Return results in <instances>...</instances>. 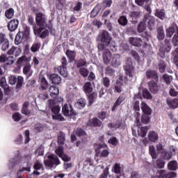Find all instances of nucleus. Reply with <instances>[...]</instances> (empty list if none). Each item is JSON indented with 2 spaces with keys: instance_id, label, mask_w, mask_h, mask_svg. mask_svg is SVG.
<instances>
[{
  "instance_id": "nucleus-30",
  "label": "nucleus",
  "mask_w": 178,
  "mask_h": 178,
  "mask_svg": "<svg viewBox=\"0 0 178 178\" xmlns=\"http://www.w3.org/2000/svg\"><path fill=\"white\" fill-rule=\"evenodd\" d=\"M124 70H125L126 74L129 77H133V76H134V67H133V65H125Z\"/></svg>"
},
{
  "instance_id": "nucleus-13",
  "label": "nucleus",
  "mask_w": 178,
  "mask_h": 178,
  "mask_svg": "<svg viewBox=\"0 0 178 178\" xmlns=\"http://www.w3.org/2000/svg\"><path fill=\"white\" fill-rule=\"evenodd\" d=\"M86 124L88 127H101L102 126V122L98 118H95L88 120Z\"/></svg>"
},
{
  "instance_id": "nucleus-38",
  "label": "nucleus",
  "mask_w": 178,
  "mask_h": 178,
  "mask_svg": "<svg viewBox=\"0 0 178 178\" xmlns=\"http://www.w3.org/2000/svg\"><path fill=\"white\" fill-rule=\"evenodd\" d=\"M101 12V6L97 5L90 13V17L94 19Z\"/></svg>"
},
{
  "instance_id": "nucleus-60",
  "label": "nucleus",
  "mask_w": 178,
  "mask_h": 178,
  "mask_svg": "<svg viewBox=\"0 0 178 178\" xmlns=\"http://www.w3.org/2000/svg\"><path fill=\"white\" fill-rule=\"evenodd\" d=\"M140 132L139 133V135L140 136V137L144 138V137L147 136V133L148 132V127H140Z\"/></svg>"
},
{
  "instance_id": "nucleus-45",
  "label": "nucleus",
  "mask_w": 178,
  "mask_h": 178,
  "mask_svg": "<svg viewBox=\"0 0 178 178\" xmlns=\"http://www.w3.org/2000/svg\"><path fill=\"white\" fill-rule=\"evenodd\" d=\"M5 16L6 19H12L13 16H15V9L10 8L9 9L6 10L5 12Z\"/></svg>"
},
{
  "instance_id": "nucleus-3",
  "label": "nucleus",
  "mask_w": 178,
  "mask_h": 178,
  "mask_svg": "<svg viewBox=\"0 0 178 178\" xmlns=\"http://www.w3.org/2000/svg\"><path fill=\"white\" fill-rule=\"evenodd\" d=\"M99 38H100L102 43L97 45L98 50L99 51L107 50L106 47H109L111 41H112V38H111L109 32L103 31L102 34L99 35Z\"/></svg>"
},
{
  "instance_id": "nucleus-28",
  "label": "nucleus",
  "mask_w": 178,
  "mask_h": 178,
  "mask_svg": "<svg viewBox=\"0 0 178 178\" xmlns=\"http://www.w3.org/2000/svg\"><path fill=\"white\" fill-rule=\"evenodd\" d=\"M29 58H27L26 55H23L17 59V66L22 67L24 65H27V63H29Z\"/></svg>"
},
{
  "instance_id": "nucleus-21",
  "label": "nucleus",
  "mask_w": 178,
  "mask_h": 178,
  "mask_svg": "<svg viewBox=\"0 0 178 178\" xmlns=\"http://www.w3.org/2000/svg\"><path fill=\"white\" fill-rule=\"evenodd\" d=\"M75 65L77 69H80L81 67H87V59L86 58H80L75 62Z\"/></svg>"
},
{
  "instance_id": "nucleus-15",
  "label": "nucleus",
  "mask_w": 178,
  "mask_h": 178,
  "mask_svg": "<svg viewBox=\"0 0 178 178\" xmlns=\"http://www.w3.org/2000/svg\"><path fill=\"white\" fill-rule=\"evenodd\" d=\"M124 99H126V97H124V95H120L111 108L112 112L117 111L118 108L122 105V103L124 101Z\"/></svg>"
},
{
  "instance_id": "nucleus-51",
  "label": "nucleus",
  "mask_w": 178,
  "mask_h": 178,
  "mask_svg": "<svg viewBox=\"0 0 178 178\" xmlns=\"http://www.w3.org/2000/svg\"><path fill=\"white\" fill-rule=\"evenodd\" d=\"M151 120V117L147 114H143L141 116V122L143 124H148Z\"/></svg>"
},
{
  "instance_id": "nucleus-29",
  "label": "nucleus",
  "mask_w": 178,
  "mask_h": 178,
  "mask_svg": "<svg viewBox=\"0 0 178 178\" xmlns=\"http://www.w3.org/2000/svg\"><path fill=\"white\" fill-rule=\"evenodd\" d=\"M65 55L70 62H74L76 56L75 51L67 49Z\"/></svg>"
},
{
  "instance_id": "nucleus-11",
  "label": "nucleus",
  "mask_w": 178,
  "mask_h": 178,
  "mask_svg": "<svg viewBox=\"0 0 178 178\" xmlns=\"http://www.w3.org/2000/svg\"><path fill=\"white\" fill-rule=\"evenodd\" d=\"M146 77L149 80H154V81H159V75H158V72L155 70H147L146 71Z\"/></svg>"
},
{
  "instance_id": "nucleus-44",
  "label": "nucleus",
  "mask_w": 178,
  "mask_h": 178,
  "mask_svg": "<svg viewBox=\"0 0 178 178\" xmlns=\"http://www.w3.org/2000/svg\"><path fill=\"white\" fill-rule=\"evenodd\" d=\"M128 22L129 20L127 19V17L124 15L120 16L118 19V23L120 24V26H127Z\"/></svg>"
},
{
  "instance_id": "nucleus-14",
  "label": "nucleus",
  "mask_w": 178,
  "mask_h": 178,
  "mask_svg": "<svg viewBox=\"0 0 178 178\" xmlns=\"http://www.w3.org/2000/svg\"><path fill=\"white\" fill-rule=\"evenodd\" d=\"M110 63L113 67H119L122 64V62L120 61V56H119V54L113 55Z\"/></svg>"
},
{
  "instance_id": "nucleus-46",
  "label": "nucleus",
  "mask_w": 178,
  "mask_h": 178,
  "mask_svg": "<svg viewBox=\"0 0 178 178\" xmlns=\"http://www.w3.org/2000/svg\"><path fill=\"white\" fill-rule=\"evenodd\" d=\"M149 152L152 159H156V158H158V153H156V150L155 149V147H154V145H150L149 147Z\"/></svg>"
},
{
  "instance_id": "nucleus-61",
  "label": "nucleus",
  "mask_w": 178,
  "mask_h": 178,
  "mask_svg": "<svg viewBox=\"0 0 178 178\" xmlns=\"http://www.w3.org/2000/svg\"><path fill=\"white\" fill-rule=\"evenodd\" d=\"M55 154H56V155L60 158L65 154V152L63 151V147L58 146V148L55 150Z\"/></svg>"
},
{
  "instance_id": "nucleus-32",
  "label": "nucleus",
  "mask_w": 178,
  "mask_h": 178,
  "mask_svg": "<svg viewBox=\"0 0 178 178\" xmlns=\"http://www.w3.org/2000/svg\"><path fill=\"white\" fill-rule=\"evenodd\" d=\"M162 80H163L164 83H165L167 86H170L172 81H173V76L168 74H164L162 76Z\"/></svg>"
},
{
  "instance_id": "nucleus-8",
  "label": "nucleus",
  "mask_w": 178,
  "mask_h": 178,
  "mask_svg": "<svg viewBox=\"0 0 178 178\" xmlns=\"http://www.w3.org/2000/svg\"><path fill=\"white\" fill-rule=\"evenodd\" d=\"M177 176V174L175 172H168L165 170H159L156 172L155 177L156 178H174Z\"/></svg>"
},
{
  "instance_id": "nucleus-49",
  "label": "nucleus",
  "mask_w": 178,
  "mask_h": 178,
  "mask_svg": "<svg viewBox=\"0 0 178 178\" xmlns=\"http://www.w3.org/2000/svg\"><path fill=\"white\" fill-rule=\"evenodd\" d=\"M102 84H103L104 88H109L111 87V79L108 76L103 77Z\"/></svg>"
},
{
  "instance_id": "nucleus-5",
  "label": "nucleus",
  "mask_w": 178,
  "mask_h": 178,
  "mask_svg": "<svg viewBox=\"0 0 178 178\" xmlns=\"http://www.w3.org/2000/svg\"><path fill=\"white\" fill-rule=\"evenodd\" d=\"M30 37V26H25L24 28V31L18 32L15 38V45H19L22 42H26L29 41Z\"/></svg>"
},
{
  "instance_id": "nucleus-27",
  "label": "nucleus",
  "mask_w": 178,
  "mask_h": 178,
  "mask_svg": "<svg viewBox=\"0 0 178 178\" xmlns=\"http://www.w3.org/2000/svg\"><path fill=\"white\" fill-rule=\"evenodd\" d=\"M148 140L151 141V143H156L158 141V133L154 131H150L147 135Z\"/></svg>"
},
{
  "instance_id": "nucleus-35",
  "label": "nucleus",
  "mask_w": 178,
  "mask_h": 178,
  "mask_svg": "<svg viewBox=\"0 0 178 178\" xmlns=\"http://www.w3.org/2000/svg\"><path fill=\"white\" fill-rule=\"evenodd\" d=\"M168 170L175 171L178 169V163L177 161H171L168 163Z\"/></svg>"
},
{
  "instance_id": "nucleus-42",
  "label": "nucleus",
  "mask_w": 178,
  "mask_h": 178,
  "mask_svg": "<svg viewBox=\"0 0 178 178\" xmlns=\"http://www.w3.org/2000/svg\"><path fill=\"white\" fill-rule=\"evenodd\" d=\"M30 70H31V64L30 63H26L23 68V73L26 74V76H29V77L31 76V73H30Z\"/></svg>"
},
{
  "instance_id": "nucleus-37",
  "label": "nucleus",
  "mask_w": 178,
  "mask_h": 178,
  "mask_svg": "<svg viewBox=\"0 0 178 178\" xmlns=\"http://www.w3.org/2000/svg\"><path fill=\"white\" fill-rule=\"evenodd\" d=\"M57 70H58V73L61 76H63V77H67V76H68L67 68H66V67L59 66V67H58Z\"/></svg>"
},
{
  "instance_id": "nucleus-25",
  "label": "nucleus",
  "mask_w": 178,
  "mask_h": 178,
  "mask_svg": "<svg viewBox=\"0 0 178 178\" xmlns=\"http://www.w3.org/2000/svg\"><path fill=\"white\" fill-rule=\"evenodd\" d=\"M141 109L143 111V115H147L151 116L152 114V109L148 106V105L145 102H142L141 104Z\"/></svg>"
},
{
  "instance_id": "nucleus-23",
  "label": "nucleus",
  "mask_w": 178,
  "mask_h": 178,
  "mask_svg": "<svg viewBox=\"0 0 178 178\" xmlns=\"http://www.w3.org/2000/svg\"><path fill=\"white\" fill-rule=\"evenodd\" d=\"M88 104V106H91L95 102L97 97H98V94L96 92H93L89 95H87Z\"/></svg>"
},
{
  "instance_id": "nucleus-2",
  "label": "nucleus",
  "mask_w": 178,
  "mask_h": 178,
  "mask_svg": "<svg viewBox=\"0 0 178 178\" xmlns=\"http://www.w3.org/2000/svg\"><path fill=\"white\" fill-rule=\"evenodd\" d=\"M96 156L100 158H108L109 156V147L106 143H95L93 145Z\"/></svg>"
},
{
  "instance_id": "nucleus-54",
  "label": "nucleus",
  "mask_w": 178,
  "mask_h": 178,
  "mask_svg": "<svg viewBox=\"0 0 178 178\" xmlns=\"http://www.w3.org/2000/svg\"><path fill=\"white\" fill-rule=\"evenodd\" d=\"M156 168L157 169H163L165 168V161L162 159H159L156 161Z\"/></svg>"
},
{
  "instance_id": "nucleus-4",
  "label": "nucleus",
  "mask_w": 178,
  "mask_h": 178,
  "mask_svg": "<svg viewBox=\"0 0 178 178\" xmlns=\"http://www.w3.org/2000/svg\"><path fill=\"white\" fill-rule=\"evenodd\" d=\"M35 22L37 26H38L40 28L38 29V31H42L43 30H45V29H48L49 30H52V26L48 25L47 24V15H44L42 13H38L36 14L35 17Z\"/></svg>"
},
{
  "instance_id": "nucleus-7",
  "label": "nucleus",
  "mask_w": 178,
  "mask_h": 178,
  "mask_svg": "<svg viewBox=\"0 0 178 178\" xmlns=\"http://www.w3.org/2000/svg\"><path fill=\"white\" fill-rule=\"evenodd\" d=\"M44 165L47 168H54V166L60 165V161L56 156L50 154L48 156V159L44 160Z\"/></svg>"
},
{
  "instance_id": "nucleus-48",
  "label": "nucleus",
  "mask_w": 178,
  "mask_h": 178,
  "mask_svg": "<svg viewBox=\"0 0 178 178\" xmlns=\"http://www.w3.org/2000/svg\"><path fill=\"white\" fill-rule=\"evenodd\" d=\"M65 133L60 131L58 136V144L59 145H63L65 144Z\"/></svg>"
},
{
  "instance_id": "nucleus-6",
  "label": "nucleus",
  "mask_w": 178,
  "mask_h": 178,
  "mask_svg": "<svg viewBox=\"0 0 178 178\" xmlns=\"http://www.w3.org/2000/svg\"><path fill=\"white\" fill-rule=\"evenodd\" d=\"M24 81V79L22 76H19L18 77L15 75H10L8 76V83L11 86H15L16 84V88H22L23 87V82Z\"/></svg>"
},
{
  "instance_id": "nucleus-39",
  "label": "nucleus",
  "mask_w": 178,
  "mask_h": 178,
  "mask_svg": "<svg viewBox=\"0 0 178 178\" xmlns=\"http://www.w3.org/2000/svg\"><path fill=\"white\" fill-rule=\"evenodd\" d=\"M156 38L159 41H162L165 38V31H163V27H159L157 29V36Z\"/></svg>"
},
{
  "instance_id": "nucleus-22",
  "label": "nucleus",
  "mask_w": 178,
  "mask_h": 178,
  "mask_svg": "<svg viewBox=\"0 0 178 178\" xmlns=\"http://www.w3.org/2000/svg\"><path fill=\"white\" fill-rule=\"evenodd\" d=\"M83 92H85L86 95H88L89 94L92 93V84L91 82H86L83 86Z\"/></svg>"
},
{
  "instance_id": "nucleus-20",
  "label": "nucleus",
  "mask_w": 178,
  "mask_h": 178,
  "mask_svg": "<svg viewBox=\"0 0 178 178\" xmlns=\"http://www.w3.org/2000/svg\"><path fill=\"white\" fill-rule=\"evenodd\" d=\"M129 42L131 44V45H134V47H140L141 45H143V40L140 38H129Z\"/></svg>"
},
{
  "instance_id": "nucleus-63",
  "label": "nucleus",
  "mask_w": 178,
  "mask_h": 178,
  "mask_svg": "<svg viewBox=\"0 0 178 178\" xmlns=\"http://www.w3.org/2000/svg\"><path fill=\"white\" fill-rule=\"evenodd\" d=\"M15 53V56H19V52L17 51V48H16L15 47H12V48H10L7 54L8 55H13V54Z\"/></svg>"
},
{
  "instance_id": "nucleus-64",
  "label": "nucleus",
  "mask_w": 178,
  "mask_h": 178,
  "mask_svg": "<svg viewBox=\"0 0 178 178\" xmlns=\"http://www.w3.org/2000/svg\"><path fill=\"white\" fill-rule=\"evenodd\" d=\"M175 34V28L170 27L166 30V37L170 38Z\"/></svg>"
},
{
  "instance_id": "nucleus-10",
  "label": "nucleus",
  "mask_w": 178,
  "mask_h": 178,
  "mask_svg": "<svg viewBox=\"0 0 178 178\" xmlns=\"http://www.w3.org/2000/svg\"><path fill=\"white\" fill-rule=\"evenodd\" d=\"M156 81L151 80L147 83L148 90L152 94H158L159 91V86Z\"/></svg>"
},
{
  "instance_id": "nucleus-26",
  "label": "nucleus",
  "mask_w": 178,
  "mask_h": 178,
  "mask_svg": "<svg viewBox=\"0 0 178 178\" xmlns=\"http://www.w3.org/2000/svg\"><path fill=\"white\" fill-rule=\"evenodd\" d=\"M30 106V102H25L22 105V108L21 110V113L22 115H25L26 116H29L30 113H31V111L29 109V107Z\"/></svg>"
},
{
  "instance_id": "nucleus-40",
  "label": "nucleus",
  "mask_w": 178,
  "mask_h": 178,
  "mask_svg": "<svg viewBox=\"0 0 178 178\" xmlns=\"http://www.w3.org/2000/svg\"><path fill=\"white\" fill-rule=\"evenodd\" d=\"M65 3H66V0H55L56 8L58 10H62V9H63Z\"/></svg>"
},
{
  "instance_id": "nucleus-50",
  "label": "nucleus",
  "mask_w": 178,
  "mask_h": 178,
  "mask_svg": "<svg viewBox=\"0 0 178 178\" xmlns=\"http://www.w3.org/2000/svg\"><path fill=\"white\" fill-rule=\"evenodd\" d=\"M20 163V159L17 157L13 158L10 160L9 166L11 165V169H13L16 165Z\"/></svg>"
},
{
  "instance_id": "nucleus-24",
  "label": "nucleus",
  "mask_w": 178,
  "mask_h": 178,
  "mask_svg": "<svg viewBox=\"0 0 178 178\" xmlns=\"http://www.w3.org/2000/svg\"><path fill=\"white\" fill-rule=\"evenodd\" d=\"M154 16L160 19V20H165V19H166V13L165 12V9H156L155 10Z\"/></svg>"
},
{
  "instance_id": "nucleus-52",
  "label": "nucleus",
  "mask_w": 178,
  "mask_h": 178,
  "mask_svg": "<svg viewBox=\"0 0 178 178\" xmlns=\"http://www.w3.org/2000/svg\"><path fill=\"white\" fill-rule=\"evenodd\" d=\"M79 72L82 77H88V74H90V72L84 67L79 68Z\"/></svg>"
},
{
  "instance_id": "nucleus-18",
  "label": "nucleus",
  "mask_w": 178,
  "mask_h": 178,
  "mask_svg": "<svg viewBox=\"0 0 178 178\" xmlns=\"http://www.w3.org/2000/svg\"><path fill=\"white\" fill-rule=\"evenodd\" d=\"M112 53L109 50H106L103 53V61L106 65H109L112 60Z\"/></svg>"
},
{
  "instance_id": "nucleus-19",
  "label": "nucleus",
  "mask_w": 178,
  "mask_h": 178,
  "mask_svg": "<svg viewBox=\"0 0 178 178\" xmlns=\"http://www.w3.org/2000/svg\"><path fill=\"white\" fill-rule=\"evenodd\" d=\"M166 104L170 109H176L178 108V98L174 99H167Z\"/></svg>"
},
{
  "instance_id": "nucleus-36",
  "label": "nucleus",
  "mask_w": 178,
  "mask_h": 178,
  "mask_svg": "<svg viewBox=\"0 0 178 178\" xmlns=\"http://www.w3.org/2000/svg\"><path fill=\"white\" fill-rule=\"evenodd\" d=\"M86 99L84 98H80L77 100L75 106L78 108V109H83L86 106Z\"/></svg>"
},
{
  "instance_id": "nucleus-57",
  "label": "nucleus",
  "mask_w": 178,
  "mask_h": 178,
  "mask_svg": "<svg viewBox=\"0 0 178 178\" xmlns=\"http://www.w3.org/2000/svg\"><path fill=\"white\" fill-rule=\"evenodd\" d=\"M40 48H41V43H34L31 47V52H38V51H40Z\"/></svg>"
},
{
  "instance_id": "nucleus-43",
  "label": "nucleus",
  "mask_w": 178,
  "mask_h": 178,
  "mask_svg": "<svg viewBox=\"0 0 178 178\" xmlns=\"http://www.w3.org/2000/svg\"><path fill=\"white\" fill-rule=\"evenodd\" d=\"M49 92H50V95L51 97H55V95H59V88L55 86H51L49 88Z\"/></svg>"
},
{
  "instance_id": "nucleus-33",
  "label": "nucleus",
  "mask_w": 178,
  "mask_h": 178,
  "mask_svg": "<svg viewBox=\"0 0 178 178\" xmlns=\"http://www.w3.org/2000/svg\"><path fill=\"white\" fill-rule=\"evenodd\" d=\"M139 35H140V37H142V38H143L144 45H147V42H148V41H149V38H151L149 33L143 31L142 32H139Z\"/></svg>"
},
{
  "instance_id": "nucleus-1",
  "label": "nucleus",
  "mask_w": 178,
  "mask_h": 178,
  "mask_svg": "<svg viewBox=\"0 0 178 178\" xmlns=\"http://www.w3.org/2000/svg\"><path fill=\"white\" fill-rule=\"evenodd\" d=\"M62 101L60 97H54L53 99L49 100V107L51 108V118L53 120H58V122H65V118L62 116L60 112V106L58 105V102Z\"/></svg>"
},
{
  "instance_id": "nucleus-17",
  "label": "nucleus",
  "mask_w": 178,
  "mask_h": 178,
  "mask_svg": "<svg viewBox=\"0 0 178 178\" xmlns=\"http://www.w3.org/2000/svg\"><path fill=\"white\" fill-rule=\"evenodd\" d=\"M168 67V64L166 61L163 60L159 59L157 64V67L159 70V73H165L166 72V67Z\"/></svg>"
},
{
  "instance_id": "nucleus-58",
  "label": "nucleus",
  "mask_w": 178,
  "mask_h": 178,
  "mask_svg": "<svg viewBox=\"0 0 178 178\" xmlns=\"http://www.w3.org/2000/svg\"><path fill=\"white\" fill-rule=\"evenodd\" d=\"M134 118H136L135 123L138 127L142 126L141 121H140V112L136 111L134 114Z\"/></svg>"
},
{
  "instance_id": "nucleus-16",
  "label": "nucleus",
  "mask_w": 178,
  "mask_h": 178,
  "mask_svg": "<svg viewBox=\"0 0 178 178\" xmlns=\"http://www.w3.org/2000/svg\"><path fill=\"white\" fill-rule=\"evenodd\" d=\"M49 79L52 84H55L56 86H58L62 83V78L58 74H50Z\"/></svg>"
},
{
  "instance_id": "nucleus-34",
  "label": "nucleus",
  "mask_w": 178,
  "mask_h": 178,
  "mask_svg": "<svg viewBox=\"0 0 178 178\" xmlns=\"http://www.w3.org/2000/svg\"><path fill=\"white\" fill-rule=\"evenodd\" d=\"M0 86L3 88L6 92H9L10 91V88L9 86L6 84V79L5 77H2L0 80Z\"/></svg>"
},
{
  "instance_id": "nucleus-53",
  "label": "nucleus",
  "mask_w": 178,
  "mask_h": 178,
  "mask_svg": "<svg viewBox=\"0 0 178 178\" xmlns=\"http://www.w3.org/2000/svg\"><path fill=\"white\" fill-rule=\"evenodd\" d=\"M105 74H106V76H109L110 77H112L115 74V70H113L112 67L108 66L105 69Z\"/></svg>"
},
{
  "instance_id": "nucleus-9",
  "label": "nucleus",
  "mask_w": 178,
  "mask_h": 178,
  "mask_svg": "<svg viewBox=\"0 0 178 178\" xmlns=\"http://www.w3.org/2000/svg\"><path fill=\"white\" fill-rule=\"evenodd\" d=\"M62 112L64 116H74L76 115V111L73 109V106L70 104H65L63 106Z\"/></svg>"
},
{
  "instance_id": "nucleus-47",
  "label": "nucleus",
  "mask_w": 178,
  "mask_h": 178,
  "mask_svg": "<svg viewBox=\"0 0 178 178\" xmlns=\"http://www.w3.org/2000/svg\"><path fill=\"white\" fill-rule=\"evenodd\" d=\"M122 86H123V83L122 82H120L119 81H116V84L114 86V92H118V94H120V92L123 91L122 88Z\"/></svg>"
},
{
  "instance_id": "nucleus-55",
  "label": "nucleus",
  "mask_w": 178,
  "mask_h": 178,
  "mask_svg": "<svg viewBox=\"0 0 178 178\" xmlns=\"http://www.w3.org/2000/svg\"><path fill=\"white\" fill-rule=\"evenodd\" d=\"M75 134L77 136V137H84L87 136V133H86V131L81 128H77L75 131Z\"/></svg>"
},
{
  "instance_id": "nucleus-59",
  "label": "nucleus",
  "mask_w": 178,
  "mask_h": 178,
  "mask_svg": "<svg viewBox=\"0 0 178 178\" xmlns=\"http://www.w3.org/2000/svg\"><path fill=\"white\" fill-rule=\"evenodd\" d=\"M39 31V37L40 38H42V40H44V38L48 37V35H49V29H44V31H41L40 32V31Z\"/></svg>"
},
{
  "instance_id": "nucleus-41",
  "label": "nucleus",
  "mask_w": 178,
  "mask_h": 178,
  "mask_svg": "<svg viewBox=\"0 0 178 178\" xmlns=\"http://www.w3.org/2000/svg\"><path fill=\"white\" fill-rule=\"evenodd\" d=\"M164 45H163V49L167 52V54H169L170 51H172V44H170V40L165 39L164 40Z\"/></svg>"
},
{
  "instance_id": "nucleus-12",
  "label": "nucleus",
  "mask_w": 178,
  "mask_h": 178,
  "mask_svg": "<svg viewBox=\"0 0 178 178\" xmlns=\"http://www.w3.org/2000/svg\"><path fill=\"white\" fill-rule=\"evenodd\" d=\"M17 27H19V21L17 19H11L7 24L8 30L11 33L16 31V30H17Z\"/></svg>"
},
{
  "instance_id": "nucleus-56",
  "label": "nucleus",
  "mask_w": 178,
  "mask_h": 178,
  "mask_svg": "<svg viewBox=\"0 0 178 178\" xmlns=\"http://www.w3.org/2000/svg\"><path fill=\"white\" fill-rule=\"evenodd\" d=\"M143 97L145 99H152V95H151V92L148 90V89H144L143 90Z\"/></svg>"
},
{
  "instance_id": "nucleus-62",
  "label": "nucleus",
  "mask_w": 178,
  "mask_h": 178,
  "mask_svg": "<svg viewBox=\"0 0 178 178\" xmlns=\"http://www.w3.org/2000/svg\"><path fill=\"white\" fill-rule=\"evenodd\" d=\"M15 63V57L13 56H8L7 57L5 63L6 66H10V65H13Z\"/></svg>"
},
{
  "instance_id": "nucleus-31",
  "label": "nucleus",
  "mask_w": 178,
  "mask_h": 178,
  "mask_svg": "<svg viewBox=\"0 0 178 178\" xmlns=\"http://www.w3.org/2000/svg\"><path fill=\"white\" fill-rule=\"evenodd\" d=\"M48 87H49V84L48 83L47 79H45V77H42L39 90L40 91H45V90H47Z\"/></svg>"
}]
</instances>
